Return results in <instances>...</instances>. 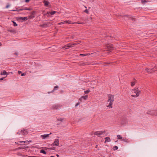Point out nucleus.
Listing matches in <instances>:
<instances>
[{
  "mask_svg": "<svg viewBox=\"0 0 157 157\" xmlns=\"http://www.w3.org/2000/svg\"><path fill=\"white\" fill-rule=\"evenodd\" d=\"M57 155V157H59V155Z\"/></svg>",
  "mask_w": 157,
  "mask_h": 157,
  "instance_id": "de8ad7c7",
  "label": "nucleus"
},
{
  "mask_svg": "<svg viewBox=\"0 0 157 157\" xmlns=\"http://www.w3.org/2000/svg\"><path fill=\"white\" fill-rule=\"evenodd\" d=\"M64 23H64V21H63V22H60V23H59L58 24L59 25H60L63 24H64Z\"/></svg>",
  "mask_w": 157,
  "mask_h": 157,
  "instance_id": "72a5a7b5",
  "label": "nucleus"
},
{
  "mask_svg": "<svg viewBox=\"0 0 157 157\" xmlns=\"http://www.w3.org/2000/svg\"><path fill=\"white\" fill-rule=\"evenodd\" d=\"M84 12L87 13V14H88L89 13V12L88 11V10L86 9V10H85L84 11Z\"/></svg>",
  "mask_w": 157,
  "mask_h": 157,
  "instance_id": "2f4dec72",
  "label": "nucleus"
},
{
  "mask_svg": "<svg viewBox=\"0 0 157 157\" xmlns=\"http://www.w3.org/2000/svg\"><path fill=\"white\" fill-rule=\"evenodd\" d=\"M25 75V73H23L21 74V75L22 76H24Z\"/></svg>",
  "mask_w": 157,
  "mask_h": 157,
  "instance_id": "ea45409f",
  "label": "nucleus"
},
{
  "mask_svg": "<svg viewBox=\"0 0 157 157\" xmlns=\"http://www.w3.org/2000/svg\"><path fill=\"white\" fill-rule=\"evenodd\" d=\"M19 20H23L24 21L26 20H27V18L26 17H20L19 18Z\"/></svg>",
  "mask_w": 157,
  "mask_h": 157,
  "instance_id": "f8f14e48",
  "label": "nucleus"
},
{
  "mask_svg": "<svg viewBox=\"0 0 157 157\" xmlns=\"http://www.w3.org/2000/svg\"><path fill=\"white\" fill-rule=\"evenodd\" d=\"M18 72L19 74H20L21 73V72L20 71H18Z\"/></svg>",
  "mask_w": 157,
  "mask_h": 157,
  "instance_id": "c03bdc74",
  "label": "nucleus"
},
{
  "mask_svg": "<svg viewBox=\"0 0 157 157\" xmlns=\"http://www.w3.org/2000/svg\"><path fill=\"white\" fill-rule=\"evenodd\" d=\"M88 54H80V55L81 56H85L86 55H87Z\"/></svg>",
  "mask_w": 157,
  "mask_h": 157,
  "instance_id": "7c9ffc66",
  "label": "nucleus"
},
{
  "mask_svg": "<svg viewBox=\"0 0 157 157\" xmlns=\"http://www.w3.org/2000/svg\"><path fill=\"white\" fill-rule=\"evenodd\" d=\"M57 120L58 121H60L61 122L63 121V119L62 118H59Z\"/></svg>",
  "mask_w": 157,
  "mask_h": 157,
  "instance_id": "5701e85b",
  "label": "nucleus"
},
{
  "mask_svg": "<svg viewBox=\"0 0 157 157\" xmlns=\"http://www.w3.org/2000/svg\"><path fill=\"white\" fill-rule=\"evenodd\" d=\"M1 45H2V44L1 43H0V46H1Z\"/></svg>",
  "mask_w": 157,
  "mask_h": 157,
  "instance_id": "3c124183",
  "label": "nucleus"
},
{
  "mask_svg": "<svg viewBox=\"0 0 157 157\" xmlns=\"http://www.w3.org/2000/svg\"><path fill=\"white\" fill-rule=\"evenodd\" d=\"M31 140H29V141H19V142H16L15 143L16 144H18V143H26V142H31Z\"/></svg>",
  "mask_w": 157,
  "mask_h": 157,
  "instance_id": "2eb2a0df",
  "label": "nucleus"
},
{
  "mask_svg": "<svg viewBox=\"0 0 157 157\" xmlns=\"http://www.w3.org/2000/svg\"><path fill=\"white\" fill-rule=\"evenodd\" d=\"M50 157H55L53 156H51Z\"/></svg>",
  "mask_w": 157,
  "mask_h": 157,
  "instance_id": "8fccbe9b",
  "label": "nucleus"
},
{
  "mask_svg": "<svg viewBox=\"0 0 157 157\" xmlns=\"http://www.w3.org/2000/svg\"><path fill=\"white\" fill-rule=\"evenodd\" d=\"M13 25L14 26H17V24L14 21H13Z\"/></svg>",
  "mask_w": 157,
  "mask_h": 157,
  "instance_id": "c756f323",
  "label": "nucleus"
},
{
  "mask_svg": "<svg viewBox=\"0 0 157 157\" xmlns=\"http://www.w3.org/2000/svg\"><path fill=\"white\" fill-rule=\"evenodd\" d=\"M7 75V72L5 71H4L3 72H1V75Z\"/></svg>",
  "mask_w": 157,
  "mask_h": 157,
  "instance_id": "a211bd4d",
  "label": "nucleus"
},
{
  "mask_svg": "<svg viewBox=\"0 0 157 157\" xmlns=\"http://www.w3.org/2000/svg\"><path fill=\"white\" fill-rule=\"evenodd\" d=\"M51 134H52V133L51 132L49 134H44L43 135H42L40 136L42 138V139H45L48 138V137H49V135H51Z\"/></svg>",
  "mask_w": 157,
  "mask_h": 157,
  "instance_id": "0eeeda50",
  "label": "nucleus"
},
{
  "mask_svg": "<svg viewBox=\"0 0 157 157\" xmlns=\"http://www.w3.org/2000/svg\"><path fill=\"white\" fill-rule=\"evenodd\" d=\"M40 152L41 153H43V154H46V152L45 151L43 150H41L40 151Z\"/></svg>",
  "mask_w": 157,
  "mask_h": 157,
  "instance_id": "4be33fe9",
  "label": "nucleus"
},
{
  "mask_svg": "<svg viewBox=\"0 0 157 157\" xmlns=\"http://www.w3.org/2000/svg\"><path fill=\"white\" fill-rule=\"evenodd\" d=\"M83 118L81 117H77V121H81L82 120Z\"/></svg>",
  "mask_w": 157,
  "mask_h": 157,
  "instance_id": "f3484780",
  "label": "nucleus"
},
{
  "mask_svg": "<svg viewBox=\"0 0 157 157\" xmlns=\"http://www.w3.org/2000/svg\"><path fill=\"white\" fill-rule=\"evenodd\" d=\"M105 133V132L104 130L102 131H99V137H100V135H104Z\"/></svg>",
  "mask_w": 157,
  "mask_h": 157,
  "instance_id": "9d476101",
  "label": "nucleus"
},
{
  "mask_svg": "<svg viewBox=\"0 0 157 157\" xmlns=\"http://www.w3.org/2000/svg\"><path fill=\"white\" fill-rule=\"evenodd\" d=\"M56 13V12L55 11H52L51 12H50V13L51 15H53L55 14Z\"/></svg>",
  "mask_w": 157,
  "mask_h": 157,
  "instance_id": "cd10ccee",
  "label": "nucleus"
},
{
  "mask_svg": "<svg viewBox=\"0 0 157 157\" xmlns=\"http://www.w3.org/2000/svg\"><path fill=\"white\" fill-rule=\"evenodd\" d=\"M85 7L86 8V6H85Z\"/></svg>",
  "mask_w": 157,
  "mask_h": 157,
  "instance_id": "603ef678",
  "label": "nucleus"
},
{
  "mask_svg": "<svg viewBox=\"0 0 157 157\" xmlns=\"http://www.w3.org/2000/svg\"><path fill=\"white\" fill-rule=\"evenodd\" d=\"M28 133L27 131L25 130H21L19 131L17 133V134L19 135H22L23 136L27 135Z\"/></svg>",
  "mask_w": 157,
  "mask_h": 157,
  "instance_id": "7ed1b4c3",
  "label": "nucleus"
},
{
  "mask_svg": "<svg viewBox=\"0 0 157 157\" xmlns=\"http://www.w3.org/2000/svg\"><path fill=\"white\" fill-rule=\"evenodd\" d=\"M34 17V16L33 15H32V14H31L30 16H29V17L30 18H33Z\"/></svg>",
  "mask_w": 157,
  "mask_h": 157,
  "instance_id": "473e14b6",
  "label": "nucleus"
},
{
  "mask_svg": "<svg viewBox=\"0 0 157 157\" xmlns=\"http://www.w3.org/2000/svg\"><path fill=\"white\" fill-rule=\"evenodd\" d=\"M97 146L96 145V147H97Z\"/></svg>",
  "mask_w": 157,
  "mask_h": 157,
  "instance_id": "864d4df0",
  "label": "nucleus"
},
{
  "mask_svg": "<svg viewBox=\"0 0 157 157\" xmlns=\"http://www.w3.org/2000/svg\"><path fill=\"white\" fill-rule=\"evenodd\" d=\"M114 101V95L111 94L108 95V102H109V104L107 106V107L109 108L112 107L113 102Z\"/></svg>",
  "mask_w": 157,
  "mask_h": 157,
  "instance_id": "f257e3e1",
  "label": "nucleus"
},
{
  "mask_svg": "<svg viewBox=\"0 0 157 157\" xmlns=\"http://www.w3.org/2000/svg\"><path fill=\"white\" fill-rule=\"evenodd\" d=\"M35 12L34 11H33V12H32V13H31V14L34 15L35 14Z\"/></svg>",
  "mask_w": 157,
  "mask_h": 157,
  "instance_id": "e433bc0d",
  "label": "nucleus"
},
{
  "mask_svg": "<svg viewBox=\"0 0 157 157\" xmlns=\"http://www.w3.org/2000/svg\"><path fill=\"white\" fill-rule=\"evenodd\" d=\"M98 132H91V135H94V136H98Z\"/></svg>",
  "mask_w": 157,
  "mask_h": 157,
  "instance_id": "ddd939ff",
  "label": "nucleus"
},
{
  "mask_svg": "<svg viewBox=\"0 0 157 157\" xmlns=\"http://www.w3.org/2000/svg\"><path fill=\"white\" fill-rule=\"evenodd\" d=\"M9 5H7L6 6V8H8L9 7Z\"/></svg>",
  "mask_w": 157,
  "mask_h": 157,
  "instance_id": "79ce46f5",
  "label": "nucleus"
},
{
  "mask_svg": "<svg viewBox=\"0 0 157 157\" xmlns=\"http://www.w3.org/2000/svg\"><path fill=\"white\" fill-rule=\"evenodd\" d=\"M148 1H146V0H141V3H142V4H143L145 2H147Z\"/></svg>",
  "mask_w": 157,
  "mask_h": 157,
  "instance_id": "c85d7f7f",
  "label": "nucleus"
},
{
  "mask_svg": "<svg viewBox=\"0 0 157 157\" xmlns=\"http://www.w3.org/2000/svg\"><path fill=\"white\" fill-rule=\"evenodd\" d=\"M105 143H106V142H109L111 141V140L110 138L109 137H107L105 138Z\"/></svg>",
  "mask_w": 157,
  "mask_h": 157,
  "instance_id": "9b49d317",
  "label": "nucleus"
},
{
  "mask_svg": "<svg viewBox=\"0 0 157 157\" xmlns=\"http://www.w3.org/2000/svg\"><path fill=\"white\" fill-rule=\"evenodd\" d=\"M132 94H135V95H132L131 97L134 98H136L139 96L141 93V91L138 88H135L131 90Z\"/></svg>",
  "mask_w": 157,
  "mask_h": 157,
  "instance_id": "f03ea898",
  "label": "nucleus"
},
{
  "mask_svg": "<svg viewBox=\"0 0 157 157\" xmlns=\"http://www.w3.org/2000/svg\"><path fill=\"white\" fill-rule=\"evenodd\" d=\"M155 68V67H154L153 69H151L150 70L148 68H146L145 69V70L147 71V72L149 73H151L154 71L153 70H154Z\"/></svg>",
  "mask_w": 157,
  "mask_h": 157,
  "instance_id": "1a4fd4ad",
  "label": "nucleus"
},
{
  "mask_svg": "<svg viewBox=\"0 0 157 157\" xmlns=\"http://www.w3.org/2000/svg\"><path fill=\"white\" fill-rule=\"evenodd\" d=\"M28 157H33V156H29Z\"/></svg>",
  "mask_w": 157,
  "mask_h": 157,
  "instance_id": "09e8293b",
  "label": "nucleus"
},
{
  "mask_svg": "<svg viewBox=\"0 0 157 157\" xmlns=\"http://www.w3.org/2000/svg\"><path fill=\"white\" fill-rule=\"evenodd\" d=\"M79 102H78V103H77L75 105V107H77V106L78 105H79Z\"/></svg>",
  "mask_w": 157,
  "mask_h": 157,
  "instance_id": "c9c22d12",
  "label": "nucleus"
},
{
  "mask_svg": "<svg viewBox=\"0 0 157 157\" xmlns=\"http://www.w3.org/2000/svg\"><path fill=\"white\" fill-rule=\"evenodd\" d=\"M136 83V82L135 81L131 82V86H134L135 85Z\"/></svg>",
  "mask_w": 157,
  "mask_h": 157,
  "instance_id": "412c9836",
  "label": "nucleus"
},
{
  "mask_svg": "<svg viewBox=\"0 0 157 157\" xmlns=\"http://www.w3.org/2000/svg\"><path fill=\"white\" fill-rule=\"evenodd\" d=\"M59 141L58 139H56L54 142L53 143L52 145L53 146H58L59 145Z\"/></svg>",
  "mask_w": 157,
  "mask_h": 157,
  "instance_id": "423d86ee",
  "label": "nucleus"
},
{
  "mask_svg": "<svg viewBox=\"0 0 157 157\" xmlns=\"http://www.w3.org/2000/svg\"><path fill=\"white\" fill-rule=\"evenodd\" d=\"M94 0H90V1L91 2H93L94 1Z\"/></svg>",
  "mask_w": 157,
  "mask_h": 157,
  "instance_id": "49530a36",
  "label": "nucleus"
},
{
  "mask_svg": "<svg viewBox=\"0 0 157 157\" xmlns=\"http://www.w3.org/2000/svg\"><path fill=\"white\" fill-rule=\"evenodd\" d=\"M58 88V86H55L54 87L53 90H52V91H54V90H56Z\"/></svg>",
  "mask_w": 157,
  "mask_h": 157,
  "instance_id": "a878e982",
  "label": "nucleus"
},
{
  "mask_svg": "<svg viewBox=\"0 0 157 157\" xmlns=\"http://www.w3.org/2000/svg\"><path fill=\"white\" fill-rule=\"evenodd\" d=\"M30 0H25V2H29Z\"/></svg>",
  "mask_w": 157,
  "mask_h": 157,
  "instance_id": "58836bf2",
  "label": "nucleus"
},
{
  "mask_svg": "<svg viewBox=\"0 0 157 157\" xmlns=\"http://www.w3.org/2000/svg\"><path fill=\"white\" fill-rule=\"evenodd\" d=\"M77 44L76 43L73 44H67L64 46L63 48L64 49H67L70 48L72 47L74 45H76Z\"/></svg>",
  "mask_w": 157,
  "mask_h": 157,
  "instance_id": "39448f33",
  "label": "nucleus"
},
{
  "mask_svg": "<svg viewBox=\"0 0 157 157\" xmlns=\"http://www.w3.org/2000/svg\"><path fill=\"white\" fill-rule=\"evenodd\" d=\"M101 142L103 141L104 140H103V138H101Z\"/></svg>",
  "mask_w": 157,
  "mask_h": 157,
  "instance_id": "37998d69",
  "label": "nucleus"
},
{
  "mask_svg": "<svg viewBox=\"0 0 157 157\" xmlns=\"http://www.w3.org/2000/svg\"><path fill=\"white\" fill-rule=\"evenodd\" d=\"M122 140V141H124V142H128V140L126 138H122V139H121Z\"/></svg>",
  "mask_w": 157,
  "mask_h": 157,
  "instance_id": "6ab92c4d",
  "label": "nucleus"
},
{
  "mask_svg": "<svg viewBox=\"0 0 157 157\" xmlns=\"http://www.w3.org/2000/svg\"><path fill=\"white\" fill-rule=\"evenodd\" d=\"M43 3L44 4V6H49L50 5H49V2L47 1V0H44Z\"/></svg>",
  "mask_w": 157,
  "mask_h": 157,
  "instance_id": "6e6552de",
  "label": "nucleus"
},
{
  "mask_svg": "<svg viewBox=\"0 0 157 157\" xmlns=\"http://www.w3.org/2000/svg\"><path fill=\"white\" fill-rule=\"evenodd\" d=\"M64 22L65 23H67L68 24H74L75 23H72L71 22V21H64Z\"/></svg>",
  "mask_w": 157,
  "mask_h": 157,
  "instance_id": "4468645a",
  "label": "nucleus"
},
{
  "mask_svg": "<svg viewBox=\"0 0 157 157\" xmlns=\"http://www.w3.org/2000/svg\"><path fill=\"white\" fill-rule=\"evenodd\" d=\"M23 10H24L23 9H23H20L18 10H17V11H22Z\"/></svg>",
  "mask_w": 157,
  "mask_h": 157,
  "instance_id": "4c0bfd02",
  "label": "nucleus"
},
{
  "mask_svg": "<svg viewBox=\"0 0 157 157\" xmlns=\"http://www.w3.org/2000/svg\"><path fill=\"white\" fill-rule=\"evenodd\" d=\"M105 47L108 51H111L113 49V47L112 44H109L106 45Z\"/></svg>",
  "mask_w": 157,
  "mask_h": 157,
  "instance_id": "20e7f679",
  "label": "nucleus"
},
{
  "mask_svg": "<svg viewBox=\"0 0 157 157\" xmlns=\"http://www.w3.org/2000/svg\"><path fill=\"white\" fill-rule=\"evenodd\" d=\"M88 97L87 95H85L84 96H82L81 98V99L82 100V99H83L84 100H85Z\"/></svg>",
  "mask_w": 157,
  "mask_h": 157,
  "instance_id": "dca6fc26",
  "label": "nucleus"
},
{
  "mask_svg": "<svg viewBox=\"0 0 157 157\" xmlns=\"http://www.w3.org/2000/svg\"><path fill=\"white\" fill-rule=\"evenodd\" d=\"M59 107H60V105H57L55 107L56 108H58Z\"/></svg>",
  "mask_w": 157,
  "mask_h": 157,
  "instance_id": "f704fd0d",
  "label": "nucleus"
},
{
  "mask_svg": "<svg viewBox=\"0 0 157 157\" xmlns=\"http://www.w3.org/2000/svg\"><path fill=\"white\" fill-rule=\"evenodd\" d=\"M11 11H17V10H11Z\"/></svg>",
  "mask_w": 157,
  "mask_h": 157,
  "instance_id": "a18cd8bd",
  "label": "nucleus"
},
{
  "mask_svg": "<svg viewBox=\"0 0 157 157\" xmlns=\"http://www.w3.org/2000/svg\"><path fill=\"white\" fill-rule=\"evenodd\" d=\"M118 147L117 146H114L113 147V149L114 150H116L118 149Z\"/></svg>",
  "mask_w": 157,
  "mask_h": 157,
  "instance_id": "b1692460",
  "label": "nucleus"
},
{
  "mask_svg": "<svg viewBox=\"0 0 157 157\" xmlns=\"http://www.w3.org/2000/svg\"><path fill=\"white\" fill-rule=\"evenodd\" d=\"M90 92L89 89H88L87 90L85 91L84 93L85 94H88Z\"/></svg>",
  "mask_w": 157,
  "mask_h": 157,
  "instance_id": "bb28decb",
  "label": "nucleus"
},
{
  "mask_svg": "<svg viewBox=\"0 0 157 157\" xmlns=\"http://www.w3.org/2000/svg\"><path fill=\"white\" fill-rule=\"evenodd\" d=\"M117 139H122V137L121 135H118L117 136Z\"/></svg>",
  "mask_w": 157,
  "mask_h": 157,
  "instance_id": "aec40b11",
  "label": "nucleus"
},
{
  "mask_svg": "<svg viewBox=\"0 0 157 157\" xmlns=\"http://www.w3.org/2000/svg\"><path fill=\"white\" fill-rule=\"evenodd\" d=\"M0 78V80H3V78Z\"/></svg>",
  "mask_w": 157,
  "mask_h": 157,
  "instance_id": "a19ab883",
  "label": "nucleus"
},
{
  "mask_svg": "<svg viewBox=\"0 0 157 157\" xmlns=\"http://www.w3.org/2000/svg\"><path fill=\"white\" fill-rule=\"evenodd\" d=\"M23 9L24 10H31V9H30L29 8H27V7H25L23 8Z\"/></svg>",
  "mask_w": 157,
  "mask_h": 157,
  "instance_id": "393cba45",
  "label": "nucleus"
}]
</instances>
